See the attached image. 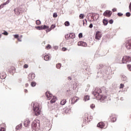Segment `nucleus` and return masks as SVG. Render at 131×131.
Returning <instances> with one entry per match:
<instances>
[{"instance_id":"f257e3e1","label":"nucleus","mask_w":131,"mask_h":131,"mask_svg":"<svg viewBox=\"0 0 131 131\" xmlns=\"http://www.w3.org/2000/svg\"><path fill=\"white\" fill-rule=\"evenodd\" d=\"M102 93V90L99 88H96L94 91L93 93L94 97L96 98L97 100L100 101V102H102L104 103V102H106L107 101V97L105 95H102L100 94Z\"/></svg>"},{"instance_id":"f03ea898","label":"nucleus","mask_w":131,"mask_h":131,"mask_svg":"<svg viewBox=\"0 0 131 131\" xmlns=\"http://www.w3.org/2000/svg\"><path fill=\"white\" fill-rule=\"evenodd\" d=\"M33 109L36 116H38L40 114V110L38 107V103H34L33 104Z\"/></svg>"},{"instance_id":"7ed1b4c3","label":"nucleus","mask_w":131,"mask_h":131,"mask_svg":"<svg viewBox=\"0 0 131 131\" xmlns=\"http://www.w3.org/2000/svg\"><path fill=\"white\" fill-rule=\"evenodd\" d=\"M127 62H131V57L129 56H124L122 59L123 64H126Z\"/></svg>"},{"instance_id":"20e7f679","label":"nucleus","mask_w":131,"mask_h":131,"mask_svg":"<svg viewBox=\"0 0 131 131\" xmlns=\"http://www.w3.org/2000/svg\"><path fill=\"white\" fill-rule=\"evenodd\" d=\"M32 127L33 129L39 128V123H36V121H34L32 124Z\"/></svg>"},{"instance_id":"39448f33","label":"nucleus","mask_w":131,"mask_h":131,"mask_svg":"<svg viewBox=\"0 0 131 131\" xmlns=\"http://www.w3.org/2000/svg\"><path fill=\"white\" fill-rule=\"evenodd\" d=\"M36 28L37 30H42L45 29H49V26H40L38 27H36Z\"/></svg>"},{"instance_id":"423d86ee","label":"nucleus","mask_w":131,"mask_h":131,"mask_svg":"<svg viewBox=\"0 0 131 131\" xmlns=\"http://www.w3.org/2000/svg\"><path fill=\"white\" fill-rule=\"evenodd\" d=\"M102 37V33L100 31L96 32L95 38L96 39L99 40Z\"/></svg>"},{"instance_id":"0eeeda50","label":"nucleus","mask_w":131,"mask_h":131,"mask_svg":"<svg viewBox=\"0 0 131 131\" xmlns=\"http://www.w3.org/2000/svg\"><path fill=\"white\" fill-rule=\"evenodd\" d=\"M78 46L80 47H88V44L85 42L81 41L78 42Z\"/></svg>"},{"instance_id":"6e6552de","label":"nucleus","mask_w":131,"mask_h":131,"mask_svg":"<svg viewBox=\"0 0 131 131\" xmlns=\"http://www.w3.org/2000/svg\"><path fill=\"white\" fill-rule=\"evenodd\" d=\"M112 14V13L111 12V11L107 10L103 13V15L104 16H106V17H110Z\"/></svg>"},{"instance_id":"1a4fd4ad","label":"nucleus","mask_w":131,"mask_h":131,"mask_svg":"<svg viewBox=\"0 0 131 131\" xmlns=\"http://www.w3.org/2000/svg\"><path fill=\"white\" fill-rule=\"evenodd\" d=\"M35 78V74L34 73H31L29 75V80H33Z\"/></svg>"},{"instance_id":"9d476101","label":"nucleus","mask_w":131,"mask_h":131,"mask_svg":"<svg viewBox=\"0 0 131 131\" xmlns=\"http://www.w3.org/2000/svg\"><path fill=\"white\" fill-rule=\"evenodd\" d=\"M14 11L16 15H20V14L22 13V11H21L20 9H15L14 10Z\"/></svg>"},{"instance_id":"9b49d317","label":"nucleus","mask_w":131,"mask_h":131,"mask_svg":"<svg viewBox=\"0 0 131 131\" xmlns=\"http://www.w3.org/2000/svg\"><path fill=\"white\" fill-rule=\"evenodd\" d=\"M126 48L128 50H130V49H131V40L127 41V42L126 43Z\"/></svg>"},{"instance_id":"f8f14e48","label":"nucleus","mask_w":131,"mask_h":131,"mask_svg":"<svg viewBox=\"0 0 131 131\" xmlns=\"http://www.w3.org/2000/svg\"><path fill=\"white\" fill-rule=\"evenodd\" d=\"M46 95L48 100H51V99H52V97H53V95H52V94L50 93L49 92H46Z\"/></svg>"},{"instance_id":"ddd939ff","label":"nucleus","mask_w":131,"mask_h":131,"mask_svg":"<svg viewBox=\"0 0 131 131\" xmlns=\"http://www.w3.org/2000/svg\"><path fill=\"white\" fill-rule=\"evenodd\" d=\"M29 124H30V120L29 119L26 120L24 123V125H25V127H27Z\"/></svg>"},{"instance_id":"4468645a","label":"nucleus","mask_w":131,"mask_h":131,"mask_svg":"<svg viewBox=\"0 0 131 131\" xmlns=\"http://www.w3.org/2000/svg\"><path fill=\"white\" fill-rule=\"evenodd\" d=\"M105 125V124L103 123V122H100L97 124V126L98 127H100V128H104V126Z\"/></svg>"},{"instance_id":"2eb2a0df","label":"nucleus","mask_w":131,"mask_h":131,"mask_svg":"<svg viewBox=\"0 0 131 131\" xmlns=\"http://www.w3.org/2000/svg\"><path fill=\"white\" fill-rule=\"evenodd\" d=\"M57 101V97L56 96H53L52 98H51V100L50 101V103L51 104H53L55 103Z\"/></svg>"},{"instance_id":"dca6fc26","label":"nucleus","mask_w":131,"mask_h":131,"mask_svg":"<svg viewBox=\"0 0 131 131\" xmlns=\"http://www.w3.org/2000/svg\"><path fill=\"white\" fill-rule=\"evenodd\" d=\"M83 121H84L85 123L89 122V115L88 114H85V119Z\"/></svg>"},{"instance_id":"f3484780","label":"nucleus","mask_w":131,"mask_h":131,"mask_svg":"<svg viewBox=\"0 0 131 131\" xmlns=\"http://www.w3.org/2000/svg\"><path fill=\"white\" fill-rule=\"evenodd\" d=\"M44 60L45 61H49V60H50V56H49V55H46L44 56Z\"/></svg>"},{"instance_id":"a211bd4d","label":"nucleus","mask_w":131,"mask_h":131,"mask_svg":"<svg viewBox=\"0 0 131 131\" xmlns=\"http://www.w3.org/2000/svg\"><path fill=\"white\" fill-rule=\"evenodd\" d=\"M84 100L85 102H86V101H89V100H90V96L85 95L84 97Z\"/></svg>"},{"instance_id":"6ab92c4d","label":"nucleus","mask_w":131,"mask_h":131,"mask_svg":"<svg viewBox=\"0 0 131 131\" xmlns=\"http://www.w3.org/2000/svg\"><path fill=\"white\" fill-rule=\"evenodd\" d=\"M111 119L112 122H115V121H116V117H115V116L111 117Z\"/></svg>"},{"instance_id":"aec40b11","label":"nucleus","mask_w":131,"mask_h":131,"mask_svg":"<svg viewBox=\"0 0 131 131\" xmlns=\"http://www.w3.org/2000/svg\"><path fill=\"white\" fill-rule=\"evenodd\" d=\"M1 126H3L4 127H1L0 131H6V129L5 128V124H2Z\"/></svg>"},{"instance_id":"412c9836","label":"nucleus","mask_w":131,"mask_h":131,"mask_svg":"<svg viewBox=\"0 0 131 131\" xmlns=\"http://www.w3.org/2000/svg\"><path fill=\"white\" fill-rule=\"evenodd\" d=\"M55 27H56L55 25H51V28L50 29L48 28V31H51V30H52V29H54V28H55Z\"/></svg>"},{"instance_id":"4be33fe9","label":"nucleus","mask_w":131,"mask_h":131,"mask_svg":"<svg viewBox=\"0 0 131 131\" xmlns=\"http://www.w3.org/2000/svg\"><path fill=\"white\" fill-rule=\"evenodd\" d=\"M69 36L71 37V38H75V34L73 33H71L70 34Z\"/></svg>"},{"instance_id":"5701e85b","label":"nucleus","mask_w":131,"mask_h":131,"mask_svg":"<svg viewBox=\"0 0 131 131\" xmlns=\"http://www.w3.org/2000/svg\"><path fill=\"white\" fill-rule=\"evenodd\" d=\"M67 101L66 99H63L61 102H60V104L61 105H65V104H66L67 103Z\"/></svg>"},{"instance_id":"b1692460","label":"nucleus","mask_w":131,"mask_h":131,"mask_svg":"<svg viewBox=\"0 0 131 131\" xmlns=\"http://www.w3.org/2000/svg\"><path fill=\"white\" fill-rule=\"evenodd\" d=\"M108 20L106 19H104L103 20V23L104 25H105V26H106L108 24Z\"/></svg>"},{"instance_id":"393cba45","label":"nucleus","mask_w":131,"mask_h":131,"mask_svg":"<svg viewBox=\"0 0 131 131\" xmlns=\"http://www.w3.org/2000/svg\"><path fill=\"white\" fill-rule=\"evenodd\" d=\"M21 128H22V124H20L16 127V129H21Z\"/></svg>"},{"instance_id":"a878e982","label":"nucleus","mask_w":131,"mask_h":131,"mask_svg":"<svg viewBox=\"0 0 131 131\" xmlns=\"http://www.w3.org/2000/svg\"><path fill=\"white\" fill-rule=\"evenodd\" d=\"M76 99H77V97L76 96L72 98V104H74Z\"/></svg>"},{"instance_id":"bb28decb","label":"nucleus","mask_w":131,"mask_h":131,"mask_svg":"<svg viewBox=\"0 0 131 131\" xmlns=\"http://www.w3.org/2000/svg\"><path fill=\"white\" fill-rule=\"evenodd\" d=\"M122 80H123V81H126V80H127V77L125 76H123L122 77Z\"/></svg>"},{"instance_id":"cd10ccee","label":"nucleus","mask_w":131,"mask_h":131,"mask_svg":"<svg viewBox=\"0 0 131 131\" xmlns=\"http://www.w3.org/2000/svg\"><path fill=\"white\" fill-rule=\"evenodd\" d=\"M36 24H37V25H40V24H41V22L39 20H37L36 21Z\"/></svg>"},{"instance_id":"c85d7f7f","label":"nucleus","mask_w":131,"mask_h":131,"mask_svg":"<svg viewBox=\"0 0 131 131\" xmlns=\"http://www.w3.org/2000/svg\"><path fill=\"white\" fill-rule=\"evenodd\" d=\"M61 63H58V64H56V68L58 69H60L61 68Z\"/></svg>"},{"instance_id":"c756f323","label":"nucleus","mask_w":131,"mask_h":131,"mask_svg":"<svg viewBox=\"0 0 131 131\" xmlns=\"http://www.w3.org/2000/svg\"><path fill=\"white\" fill-rule=\"evenodd\" d=\"M64 25L65 26H69L70 25V23H69V21H66L64 23Z\"/></svg>"},{"instance_id":"7c9ffc66","label":"nucleus","mask_w":131,"mask_h":131,"mask_svg":"<svg viewBox=\"0 0 131 131\" xmlns=\"http://www.w3.org/2000/svg\"><path fill=\"white\" fill-rule=\"evenodd\" d=\"M79 18L80 19H83V18H84V15L82 14H80Z\"/></svg>"},{"instance_id":"2f4dec72","label":"nucleus","mask_w":131,"mask_h":131,"mask_svg":"<svg viewBox=\"0 0 131 131\" xmlns=\"http://www.w3.org/2000/svg\"><path fill=\"white\" fill-rule=\"evenodd\" d=\"M31 85L32 86H35L36 85V83L35 82H32Z\"/></svg>"},{"instance_id":"473e14b6","label":"nucleus","mask_w":131,"mask_h":131,"mask_svg":"<svg viewBox=\"0 0 131 131\" xmlns=\"http://www.w3.org/2000/svg\"><path fill=\"white\" fill-rule=\"evenodd\" d=\"M10 3V0H8L6 2L4 3L3 4L4 6H6V5H8Z\"/></svg>"},{"instance_id":"72a5a7b5","label":"nucleus","mask_w":131,"mask_h":131,"mask_svg":"<svg viewBox=\"0 0 131 131\" xmlns=\"http://www.w3.org/2000/svg\"><path fill=\"white\" fill-rule=\"evenodd\" d=\"M10 3V0H8L6 2L4 3L3 4L4 6H6V5H8Z\"/></svg>"},{"instance_id":"f704fd0d","label":"nucleus","mask_w":131,"mask_h":131,"mask_svg":"<svg viewBox=\"0 0 131 131\" xmlns=\"http://www.w3.org/2000/svg\"><path fill=\"white\" fill-rule=\"evenodd\" d=\"M57 17H58V14H57L56 13H53V17L54 18H57Z\"/></svg>"},{"instance_id":"c9c22d12","label":"nucleus","mask_w":131,"mask_h":131,"mask_svg":"<svg viewBox=\"0 0 131 131\" xmlns=\"http://www.w3.org/2000/svg\"><path fill=\"white\" fill-rule=\"evenodd\" d=\"M127 68L129 71H131V65L130 64H128L127 65Z\"/></svg>"},{"instance_id":"e433bc0d","label":"nucleus","mask_w":131,"mask_h":131,"mask_svg":"<svg viewBox=\"0 0 131 131\" xmlns=\"http://www.w3.org/2000/svg\"><path fill=\"white\" fill-rule=\"evenodd\" d=\"M126 17H129V16H130V13H129V12H127V13H126Z\"/></svg>"},{"instance_id":"4c0bfd02","label":"nucleus","mask_w":131,"mask_h":131,"mask_svg":"<svg viewBox=\"0 0 131 131\" xmlns=\"http://www.w3.org/2000/svg\"><path fill=\"white\" fill-rule=\"evenodd\" d=\"M46 49H47V50H49V49H51V45H48L47 46H46Z\"/></svg>"},{"instance_id":"58836bf2","label":"nucleus","mask_w":131,"mask_h":131,"mask_svg":"<svg viewBox=\"0 0 131 131\" xmlns=\"http://www.w3.org/2000/svg\"><path fill=\"white\" fill-rule=\"evenodd\" d=\"M90 107L91 109H94V108H95V104H91Z\"/></svg>"},{"instance_id":"ea45409f","label":"nucleus","mask_w":131,"mask_h":131,"mask_svg":"<svg viewBox=\"0 0 131 131\" xmlns=\"http://www.w3.org/2000/svg\"><path fill=\"white\" fill-rule=\"evenodd\" d=\"M124 87V85L123 84H120V89H123V88Z\"/></svg>"},{"instance_id":"a19ab883","label":"nucleus","mask_w":131,"mask_h":131,"mask_svg":"<svg viewBox=\"0 0 131 131\" xmlns=\"http://www.w3.org/2000/svg\"><path fill=\"white\" fill-rule=\"evenodd\" d=\"M3 34H4V35H8L9 34V33H8V32L7 31H5Z\"/></svg>"},{"instance_id":"79ce46f5","label":"nucleus","mask_w":131,"mask_h":131,"mask_svg":"<svg viewBox=\"0 0 131 131\" xmlns=\"http://www.w3.org/2000/svg\"><path fill=\"white\" fill-rule=\"evenodd\" d=\"M79 38H82V33H80L79 34Z\"/></svg>"},{"instance_id":"37998d69","label":"nucleus","mask_w":131,"mask_h":131,"mask_svg":"<svg viewBox=\"0 0 131 131\" xmlns=\"http://www.w3.org/2000/svg\"><path fill=\"white\" fill-rule=\"evenodd\" d=\"M110 24H113V19H110L109 21Z\"/></svg>"},{"instance_id":"c03bdc74","label":"nucleus","mask_w":131,"mask_h":131,"mask_svg":"<svg viewBox=\"0 0 131 131\" xmlns=\"http://www.w3.org/2000/svg\"><path fill=\"white\" fill-rule=\"evenodd\" d=\"M123 15V14H122L120 12L118 13V16H122Z\"/></svg>"},{"instance_id":"a18cd8bd","label":"nucleus","mask_w":131,"mask_h":131,"mask_svg":"<svg viewBox=\"0 0 131 131\" xmlns=\"http://www.w3.org/2000/svg\"><path fill=\"white\" fill-rule=\"evenodd\" d=\"M14 36L15 38H18V37H19V35L17 34L14 35Z\"/></svg>"},{"instance_id":"49530a36","label":"nucleus","mask_w":131,"mask_h":131,"mask_svg":"<svg viewBox=\"0 0 131 131\" xmlns=\"http://www.w3.org/2000/svg\"><path fill=\"white\" fill-rule=\"evenodd\" d=\"M67 49L66 48H62V51H63V52H65V51H67Z\"/></svg>"},{"instance_id":"de8ad7c7","label":"nucleus","mask_w":131,"mask_h":131,"mask_svg":"<svg viewBox=\"0 0 131 131\" xmlns=\"http://www.w3.org/2000/svg\"><path fill=\"white\" fill-rule=\"evenodd\" d=\"M4 5L3 4H2L1 6H0V9H3V8L4 7Z\"/></svg>"},{"instance_id":"09e8293b","label":"nucleus","mask_w":131,"mask_h":131,"mask_svg":"<svg viewBox=\"0 0 131 131\" xmlns=\"http://www.w3.org/2000/svg\"><path fill=\"white\" fill-rule=\"evenodd\" d=\"M24 68H28V65H27V64H25V65L24 66Z\"/></svg>"},{"instance_id":"8fccbe9b","label":"nucleus","mask_w":131,"mask_h":131,"mask_svg":"<svg viewBox=\"0 0 131 131\" xmlns=\"http://www.w3.org/2000/svg\"><path fill=\"white\" fill-rule=\"evenodd\" d=\"M78 100H79V98H77H77H76V100L74 101V103H76V102H77V101H78Z\"/></svg>"},{"instance_id":"3c124183","label":"nucleus","mask_w":131,"mask_h":131,"mask_svg":"<svg viewBox=\"0 0 131 131\" xmlns=\"http://www.w3.org/2000/svg\"><path fill=\"white\" fill-rule=\"evenodd\" d=\"M90 28H93V24H91L89 26Z\"/></svg>"},{"instance_id":"603ef678","label":"nucleus","mask_w":131,"mask_h":131,"mask_svg":"<svg viewBox=\"0 0 131 131\" xmlns=\"http://www.w3.org/2000/svg\"><path fill=\"white\" fill-rule=\"evenodd\" d=\"M58 46H54V50H57L58 49Z\"/></svg>"},{"instance_id":"864d4df0","label":"nucleus","mask_w":131,"mask_h":131,"mask_svg":"<svg viewBox=\"0 0 131 131\" xmlns=\"http://www.w3.org/2000/svg\"><path fill=\"white\" fill-rule=\"evenodd\" d=\"M113 12H115L116 11V8H114L113 10H112Z\"/></svg>"},{"instance_id":"5fc2aeb1","label":"nucleus","mask_w":131,"mask_h":131,"mask_svg":"<svg viewBox=\"0 0 131 131\" xmlns=\"http://www.w3.org/2000/svg\"><path fill=\"white\" fill-rule=\"evenodd\" d=\"M68 79H69V80H71V77H69L68 78Z\"/></svg>"},{"instance_id":"6e6d98bb","label":"nucleus","mask_w":131,"mask_h":131,"mask_svg":"<svg viewBox=\"0 0 131 131\" xmlns=\"http://www.w3.org/2000/svg\"><path fill=\"white\" fill-rule=\"evenodd\" d=\"M17 39H18V41H22V40H21V39H20V38H18Z\"/></svg>"},{"instance_id":"4d7b16f0","label":"nucleus","mask_w":131,"mask_h":131,"mask_svg":"<svg viewBox=\"0 0 131 131\" xmlns=\"http://www.w3.org/2000/svg\"><path fill=\"white\" fill-rule=\"evenodd\" d=\"M120 100H121V101H123V98L121 97V98H120Z\"/></svg>"},{"instance_id":"13d9d810","label":"nucleus","mask_w":131,"mask_h":131,"mask_svg":"<svg viewBox=\"0 0 131 131\" xmlns=\"http://www.w3.org/2000/svg\"><path fill=\"white\" fill-rule=\"evenodd\" d=\"M26 87L28 86V83H26Z\"/></svg>"},{"instance_id":"bf43d9fd","label":"nucleus","mask_w":131,"mask_h":131,"mask_svg":"<svg viewBox=\"0 0 131 131\" xmlns=\"http://www.w3.org/2000/svg\"><path fill=\"white\" fill-rule=\"evenodd\" d=\"M25 93H27V90H25Z\"/></svg>"},{"instance_id":"052dcab7","label":"nucleus","mask_w":131,"mask_h":131,"mask_svg":"<svg viewBox=\"0 0 131 131\" xmlns=\"http://www.w3.org/2000/svg\"><path fill=\"white\" fill-rule=\"evenodd\" d=\"M85 22H88V20L85 19Z\"/></svg>"},{"instance_id":"680f3d73","label":"nucleus","mask_w":131,"mask_h":131,"mask_svg":"<svg viewBox=\"0 0 131 131\" xmlns=\"http://www.w3.org/2000/svg\"><path fill=\"white\" fill-rule=\"evenodd\" d=\"M0 37H2V35L0 34Z\"/></svg>"},{"instance_id":"e2e57ef3","label":"nucleus","mask_w":131,"mask_h":131,"mask_svg":"<svg viewBox=\"0 0 131 131\" xmlns=\"http://www.w3.org/2000/svg\"><path fill=\"white\" fill-rule=\"evenodd\" d=\"M83 25H84V22H83Z\"/></svg>"},{"instance_id":"0e129e2a","label":"nucleus","mask_w":131,"mask_h":131,"mask_svg":"<svg viewBox=\"0 0 131 131\" xmlns=\"http://www.w3.org/2000/svg\"><path fill=\"white\" fill-rule=\"evenodd\" d=\"M20 37H22V35L20 36Z\"/></svg>"},{"instance_id":"69168bd1","label":"nucleus","mask_w":131,"mask_h":131,"mask_svg":"<svg viewBox=\"0 0 131 131\" xmlns=\"http://www.w3.org/2000/svg\"><path fill=\"white\" fill-rule=\"evenodd\" d=\"M13 69H14V67H13Z\"/></svg>"}]
</instances>
